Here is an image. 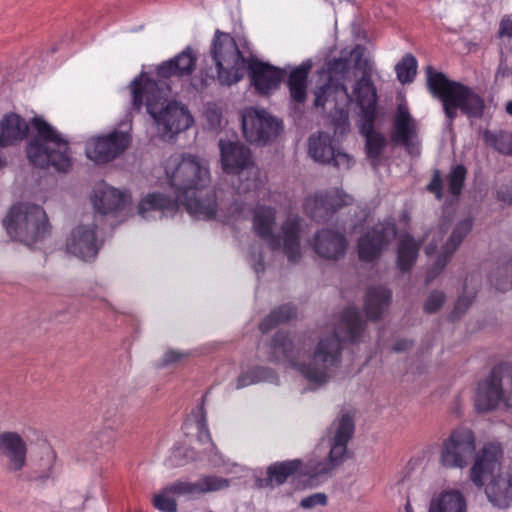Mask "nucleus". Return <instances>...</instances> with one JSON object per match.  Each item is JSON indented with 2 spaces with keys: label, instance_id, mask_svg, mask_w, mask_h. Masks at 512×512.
Wrapping results in <instances>:
<instances>
[{
  "label": "nucleus",
  "instance_id": "f257e3e1",
  "mask_svg": "<svg viewBox=\"0 0 512 512\" xmlns=\"http://www.w3.org/2000/svg\"><path fill=\"white\" fill-rule=\"evenodd\" d=\"M165 174L174 198L160 193L148 194L138 205V213L148 219L174 215L180 205L196 219H213L217 211L216 194L209 188L211 181L207 163L192 154H173L165 163Z\"/></svg>",
  "mask_w": 512,
  "mask_h": 512
},
{
  "label": "nucleus",
  "instance_id": "f03ea898",
  "mask_svg": "<svg viewBox=\"0 0 512 512\" xmlns=\"http://www.w3.org/2000/svg\"><path fill=\"white\" fill-rule=\"evenodd\" d=\"M365 322L355 307L343 311L337 326L329 335L322 336L309 364H299L301 348L284 332H277L268 346V360L286 363L297 369L314 388L328 383L342 361V343L359 341Z\"/></svg>",
  "mask_w": 512,
  "mask_h": 512
},
{
  "label": "nucleus",
  "instance_id": "7ed1b4c3",
  "mask_svg": "<svg viewBox=\"0 0 512 512\" xmlns=\"http://www.w3.org/2000/svg\"><path fill=\"white\" fill-rule=\"evenodd\" d=\"M210 55L216 66V80L223 86H231L243 79L248 66L250 78L256 90L261 94H269L279 87L285 71L269 64L250 61L242 55L235 39L225 32L216 30L211 47ZM215 81V77L201 79L203 87Z\"/></svg>",
  "mask_w": 512,
  "mask_h": 512
},
{
  "label": "nucleus",
  "instance_id": "20e7f679",
  "mask_svg": "<svg viewBox=\"0 0 512 512\" xmlns=\"http://www.w3.org/2000/svg\"><path fill=\"white\" fill-rule=\"evenodd\" d=\"M132 93V108L139 111L144 104L153 118L162 138H172L174 135L189 129L194 119L189 110L178 102H168L169 90L161 81L149 78L145 73L135 77L130 83Z\"/></svg>",
  "mask_w": 512,
  "mask_h": 512
},
{
  "label": "nucleus",
  "instance_id": "39448f33",
  "mask_svg": "<svg viewBox=\"0 0 512 512\" xmlns=\"http://www.w3.org/2000/svg\"><path fill=\"white\" fill-rule=\"evenodd\" d=\"M502 458L500 444L484 445L474 457L469 478L477 488H484L493 507L509 509L512 507V464L500 470Z\"/></svg>",
  "mask_w": 512,
  "mask_h": 512
},
{
  "label": "nucleus",
  "instance_id": "423d86ee",
  "mask_svg": "<svg viewBox=\"0 0 512 512\" xmlns=\"http://www.w3.org/2000/svg\"><path fill=\"white\" fill-rule=\"evenodd\" d=\"M276 215L277 211L274 207L258 205L253 212V230L271 250L282 249L289 262L297 263L301 258L302 219L297 215L288 216L281 225L280 234H275L273 229L276 224Z\"/></svg>",
  "mask_w": 512,
  "mask_h": 512
},
{
  "label": "nucleus",
  "instance_id": "0eeeda50",
  "mask_svg": "<svg viewBox=\"0 0 512 512\" xmlns=\"http://www.w3.org/2000/svg\"><path fill=\"white\" fill-rule=\"evenodd\" d=\"M427 85L431 94L442 102L448 125L452 126L460 110L469 118H480L484 111L483 99L470 87L449 80L442 72L426 67Z\"/></svg>",
  "mask_w": 512,
  "mask_h": 512
},
{
  "label": "nucleus",
  "instance_id": "6e6552de",
  "mask_svg": "<svg viewBox=\"0 0 512 512\" xmlns=\"http://www.w3.org/2000/svg\"><path fill=\"white\" fill-rule=\"evenodd\" d=\"M34 130L26 146L29 161L36 167H53L66 172L71 167L68 141L42 117L31 119Z\"/></svg>",
  "mask_w": 512,
  "mask_h": 512
},
{
  "label": "nucleus",
  "instance_id": "1a4fd4ad",
  "mask_svg": "<svg viewBox=\"0 0 512 512\" xmlns=\"http://www.w3.org/2000/svg\"><path fill=\"white\" fill-rule=\"evenodd\" d=\"M473 227V219L470 217L459 220L448 238L444 241L446 234V224L441 223L436 228L431 229L426 237L429 240L425 247L427 256L437 255L435 263L427 271L426 282L433 281L449 263L454 253L460 247L464 239L471 232Z\"/></svg>",
  "mask_w": 512,
  "mask_h": 512
},
{
  "label": "nucleus",
  "instance_id": "9d476101",
  "mask_svg": "<svg viewBox=\"0 0 512 512\" xmlns=\"http://www.w3.org/2000/svg\"><path fill=\"white\" fill-rule=\"evenodd\" d=\"M3 226L12 239L27 245L42 239L49 231L43 208L27 203L12 206L3 220Z\"/></svg>",
  "mask_w": 512,
  "mask_h": 512
},
{
  "label": "nucleus",
  "instance_id": "9b49d317",
  "mask_svg": "<svg viewBox=\"0 0 512 512\" xmlns=\"http://www.w3.org/2000/svg\"><path fill=\"white\" fill-rule=\"evenodd\" d=\"M355 431L353 418L345 413L336 419L327 430L329 455L322 461L311 460L308 463V474L318 477L329 474L347 459V445Z\"/></svg>",
  "mask_w": 512,
  "mask_h": 512
},
{
  "label": "nucleus",
  "instance_id": "f8f14e48",
  "mask_svg": "<svg viewBox=\"0 0 512 512\" xmlns=\"http://www.w3.org/2000/svg\"><path fill=\"white\" fill-rule=\"evenodd\" d=\"M474 433L467 428L453 430L443 440L439 451V463L447 469L465 468L477 453Z\"/></svg>",
  "mask_w": 512,
  "mask_h": 512
},
{
  "label": "nucleus",
  "instance_id": "ddd939ff",
  "mask_svg": "<svg viewBox=\"0 0 512 512\" xmlns=\"http://www.w3.org/2000/svg\"><path fill=\"white\" fill-rule=\"evenodd\" d=\"M241 119L243 134L250 143L266 144L282 130V122L264 109L245 108Z\"/></svg>",
  "mask_w": 512,
  "mask_h": 512
},
{
  "label": "nucleus",
  "instance_id": "4468645a",
  "mask_svg": "<svg viewBox=\"0 0 512 512\" xmlns=\"http://www.w3.org/2000/svg\"><path fill=\"white\" fill-rule=\"evenodd\" d=\"M508 369L507 363H501L494 367L484 380L479 382L474 396L475 408L478 412L493 410L501 401L506 407L512 408V397H505L502 389V377Z\"/></svg>",
  "mask_w": 512,
  "mask_h": 512
},
{
  "label": "nucleus",
  "instance_id": "2eb2a0df",
  "mask_svg": "<svg viewBox=\"0 0 512 512\" xmlns=\"http://www.w3.org/2000/svg\"><path fill=\"white\" fill-rule=\"evenodd\" d=\"M0 461L5 471L17 479L23 477L28 461V444L17 431H0Z\"/></svg>",
  "mask_w": 512,
  "mask_h": 512
},
{
  "label": "nucleus",
  "instance_id": "dca6fc26",
  "mask_svg": "<svg viewBox=\"0 0 512 512\" xmlns=\"http://www.w3.org/2000/svg\"><path fill=\"white\" fill-rule=\"evenodd\" d=\"M353 198L342 189L331 188L305 198L304 212L317 222L328 220L338 209L352 204Z\"/></svg>",
  "mask_w": 512,
  "mask_h": 512
},
{
  "label": "nucleus",
  "instance_id": "f3484780",
  "mask_svg": "<svg viewBox=\"0 0 512 512\" xmlns=\"http://www.w3.org/2000/svg\"><path fill=\"white\" fill-rule=\"evenodd\" d=\"M391 140L395 145L404 147L405 151L411 156L420 154L418 122L411 115L408 104L404 99L398 103L393 117Z\"/></svg>",
  "mask_w": 512,
  "mask_h": 512
},
{
  "label": "nucleus",
  "instance_id": "a211bd4d",
  "mask_svg": "<svg viewBox=\"0 0 512 512\" xmlns=\"http://www.w3.org/2000/svg\"><path fill=\"white\" fill-rule=\"evenodd\" d=\"M355 67L362 70V76L355 82L350 96L360 108V120L376 119L378 95L372 81L373 65L369 60L359 58Z\"/></svg>",
  "mask_w": 512,
  "mask_h": 512
},
{
  "label": "nucleus",
  "instance_id": "6ab92c4d",
  "mask_svg": "<svg viewBox=\"0 0 512 512\" xmlns=\"http://www.w3.org/2000/svg\"><path fill=\"white\" fill-rule=\"evenodd\" d=\"M131 143L128 131H118L97 136L86 142V156L96 163L109 162L122 154Z\"/></svg>",
  "mask_w": 512,
  "mask_h": 512
},
{
  "label": "nucleus",
  "instance_id": "aec40b11",
  "mask_svg": "<svg viewBox=\"0 0 512 512\" xmlns=\"http://www.w3.org/2000/svg\"><path fill=\"white\" fill-rule=\"evenodd\" d=\"M308 152L313 160L323 164H332L339 170H349L354 164L353 158L336 148L334 138L324 132L309 137Z\"/></svg>",
  "mask_w": 512,
  "mask_h": 512
},
{
  "label": "nucleus",
  "instance_id": "412c9836",
  "mask_svg": "<svg viewBox=\"0 0 512 512\" xmlns=\"http://www.w3.org/2000/svg\"><path fill=\"white\" fill-rule=\"evenodd\" d=\"M396 225L392 221H384L368 230L358 240V254L363 261H372L379 257L382 251L396 237Z\"/></svg>",
  "mask_w": 512,
  "mask_h": 512
},
{
  "label": "nucleus",
  "instance_id": "4be33fe9",
  "mask_svg": "<svg viewBox=\"0 0 512 512\" xmlns=\"http://www.w3.org/2000/svg\"><path fill=\"white\" fill-rule=\"evenodd\" d=\"M100 246L101 243L96 236L94 224L78 225L72 230L66 242L67 251L84 261L94 259Z\"/></svg>",
  "mask_w": 512,
  "mask_h": 512
},
{
  "label": "nucleus",
  "instance_id": "5701e85b",
  "mask_svg": "<svg viewBox=\"0 0 512 512\" xmlns=\"http://www.w3.org/2000/svg\"><path fill=\"white\" fill-rule=\"evenodd\" d=\"M91 201L95 211L103 216L124 211L130 204L131 197L126 192L101 182L94 187Z\"/></svg>",
  "mask_w": 512,
  "mask_h": 512
},
{
  "label": "nucleus",
  "instance_id": "b1692460",
  "mask_svg": "<svg viewBox=\"0 0 512 512\" xmlns=\"http://www.w3.org/2000/svg\"><path fill=\"white\" fill-rule=\"evenodd\" d=\"M221 164L228 174H237L253 164L251 151L239 141L219 140Z\"/></svg>",
  "mask_w": 512,
  "mask_h": 512
},
{
  "label": "nucleus",
  "instance_id": "393cba45",
  "mask_svg": "<svg viewBox=\"0 0 512 512\" xmlns=\"http://www.w3.org/2000/svg\"><path fill=\"white\" fill-rule=\"evenodd\" d=\"M347 240L343 232L330 228L318 230L313 238V249L322 258L337 260L344 256Z\"/></svg>",
  "mask_w": 512,
  "mask_h": 512
},
{
  "label": "nucleus",
  "instance_id": "a878e982",
  "mask_svg": "<svg viewBox=\"0 0 512 512\" xmlns=\"http://www.w3.org/2000/svg\"><path fill=\"white\" fill-rule=\"evenodd\" d=\"M28 123L16 113L5 114L0 120V147L12 146L23 141L28 133ZM6 164L0 155V169Z\"/></svg>",
  "mask_w": 512,
  "mask_h": 512
},
{
  "label": "nucleus",
  "instance_id": "bb28decb",
  "mask_svg": "<svg viewBox=\"0 0 512 512\" xmlns=\"http://www.w3.org/2000/svg\"><path fill=\"white\" fill-rule=\"evenodd\" d=\"M197 58L191 47H186L175 57L162 62L157 67V74L160 78L189 77L195 69Z\"/></svg>",
  "mask_w": 512,
  "mask_h": 512
},
{
  "label": "nucleus",
  "instance_id": "cd10ccee",
  "mask_svg": "<svg viewBox=\"0 0 512 512\" xmlns=\"http://www.w3.org/2000/svg\"><path fill=\"white\" fill-rule=\"evenodd\" d=\"M428 512H468L467 498L459 489H443L432 495Z\"/></svg>",
  "mask_w": 512,
  "mask_h": 512
},
{
  "label": "nucleus",
  "instance_id": "c85d7f7f",
  "mask_svg": "<svg viewBox=\"0 0 512 512\" xmlns=\"http://www.w3.org/2000/svg\"><path fill=\"white\" fill-rule=\"evenodd\" d=\"M375 120H360V132L365 138L366 154L374 169L378 167L380 155L386 146L385 137L374 129Z\"/></svg>",
  "mask_w": 512,
  "mask_h": 512
},
{
  "label": "nucleus",
  "instance_id": "c756f323",
  "mask_svg": "<svg viewBox=\"0 0 512 512\" xmlns=\"http://www.w3.org/2000/svg\"><path fill=\"white\" fill-rule=\"evenodd\" d=\"M392 293L384 286H373L368 288L365 297V311L371 320L379 319L388 309Z\"/></svg>",
  "mask_w": 512,
  "mask_h": 512
},
{
  "label": "nucleus",
  "instance_id": "7c9ffc66",
  "mask_svg": "<svg viewBox=\"0 0 512 512\" xmlns=\"http://www.w3.org/2000/svg\"><path fill=\"white\" fill-rule=\"evenodd\" d=\"M312 68L311 60L302 62L294 68L288 77L287 84L291 99L299 104L305 102L307 97V79Z\"/></svg>",
  "mask_w": 512,
  "mask_h": 512
},
{
  "label": "nucleus",
  "instance_id": "2f4dec72",
  "mask_svg": "<svg viewBox=\"0 0 512 512\" xmlns=\"http://www.w3.org/2000/svg\"><path fill=\"white\" fill-rule=\"evenodd\" d=\"M301 466L300 460L284 461L281 463H274L267 469V478L258 479L257 487L266 488L279 486L286 482L287 478L294 474Z\"/></svg>",
  "mask_w": 512,
  "mask_h": 512
},
{
  "label": "nucleus",
  "instance_id": "473e14b6",
  "mask_svg": "<svg viewBox=\"0 0 512 512\" xmlns=\"http://www.w3.org/2000/svg\"><path fill=\"white\" fill-rule=\"evenodd\" d=\"M482 284V274L473 271L467 275L464 281L463 294L458 298L453 311L450 314L451 320L458 319L470 306Z\"/></svg>",
  "mask_w": 512,
  "mask_h": 512
},
{
  "label": "nucleus",
  "instance_id": "72a5a7b5",
  "mask_svg": "<svg viewBox=\"0 0 512 512\" xmlns=\"http://www.w3.org/2000/svg\"><path fill=\"white\" fill-rule=\"evenodd\" d=\"M420 243L411 235H402L399 239L397 250V266L402 272L409 271L415 263Z\"/></svg>",
  "mask_w": 512,
  "mask_h": 512
},
{
  "label": "nucleus",
  "instance_id": "f704fd0d",
  "mask_svg": "<svg viewBox=\"0 0 512 512\" xmlns=\"http://www.w3.org/2000/svg\"><path fill=\"white\" fill-rule=\"evenodd\" d=\"M278 381V375L271 368L254 367L239 375L236 382V389H241L260 382L278 384Z\"/></svg>",
  "mask_w": 512,
  "mask_h": 512
},
{
  "label": "nucleus",
  "instance_id": "c9c22d12",
  "mask_svg": "<svg viewBox=\"0 0 512 512\" xmlns=\"http://www.w3.org/2000/svg\"><path fill=\"white\" fill-rule=\"evenodd\" d=\"M315 107H323L329 98L335 94V100L338 96L341 97L346 103L352 102V98L348 93V89L343 83L334 84L331 80L326 84L316 88L315 92Z\"/></svg>",
  "mask_w": 512,
  "mask_h": 512
},
{
  "label": "nucleus",
  "instance_id": "e433bc0d",
  "mask_svg": "<svg viewBox=\"0 0 512 512\" xmlns=\"http://www.w3.org/2000/svg\"><path fill=\"white\" fill-rule=\"evenodd\" d=\"M496 290L505 292L512 288V259L499 264L489 276Z\"/></svg>",
  "mask_w": 512,
  "mask_h": 512
},
{
  "label": "nucleus",
  "instance_id": "4c0bfd02",
  "mask_svg": "<svg viewBox=\"0 0 512 512\" xmlns=\"http://www.w3.org/2000/svg\"><path fill=\"white\" fill-rule=\"evenodd\" d=\"M296 315V309L290 304L282 305L278 309L273 310L263 321L260 323L259 328L263 333L273 329L280 323L287 322Z\"/></svg>",
  "mask_w": 512,
  "mask_h": 512
},
{
  "label": "nucleus",
  "instance_id": "58836bf2",
  "mask_svg": "<svg viewBox=\"0 0 512 512\" xmlns=\"http://www.w3.org/2000/svg\"><path fill=\"white\" fill-rule=\"evenodd\" d=\"M484 142L501 154L512 155V133L506 131L483 132Z\"/></svg>",
  "mask_w": 512,
  "mask_h": 512
},
{
  "label": "nucleus",
  "instance_id": "ea45409f",
  "mask_svg": "<svg viewBox=\"0 0 512 512\" xmlns=\"http://www.w3.org/2000/svg\"><path fill=\"white\" fill-rule=\"evenodd\" d=\"M417 60L412 54H406L395 66L397 79L402 84L413 82L417 73Z\"/></svg>",
  "mask_w": 512,
  "mask_h": 512
},
{
  "label": "nucleus",
  "instance_id": "a19ab883",
  "mask_svg": "<svg viewBox=\"0 0 512 512\" xmlns=\"http://www.w3.org/2000/svg\"><path fill=\"white\" fill-rule=\"evenodd\" d=\"M196 482L198 495L224 490L230 485V481L227 478L216 475L202 476Z\"/></svg>",
  "mask_w": 512,
  "mask_h": 512
},
{
  "label": "nucleus",
  "instance_id": "79ce46f5",
  "mask_svg": "<svg viewBox=\"0 0 512 512\" xmlns=\"http://www.w3.org/2000/svg\"><path fill=\"white\" fill-rule=\"evenodd\" d=\"M466 178V169L463 165L454 166L447 176L448 190L453 196L460 195Z\"/></svg>",
  "mask_w": 512,
  "mask_h": 512
},
{
  "label": "nucleus",
  "instance_id": "37998d69",
  "mask_svg": "<svg viewBox=\"0 0 512 512\" xmlns=\"http://www.w3.org/2000/svg\"><path fill=\"white\" fill-rule=\"evenodd\" d=\"M170 495L171 493L166 492V487H164L158 494L154 495L152 501L154 507L161 512H177V501Z\"/></svg>",
  "mask_w": 512,
  "mask_h": 512
},
{
  "label": "nucleus",
  "instance_id": "c03bdc74",
  "mask_svg": "<svg viewBox=\"0 0 512 512\" xmlns=\"http://www.w3.org/2000/svg\"><path fill=\"white\" fill-rule=\"evenodd\" d=\"M166 492L174 495H198L197 482L175 481L166 486Z\"/></svg>",
  "mask_w": 512,
  "mask_h": 512
},
{
  "label": "nucleus",
  "instance_id": "a18cd8bd",
  "mask_svg": "<svg viewBox=\"0 0 512 512\" xmlns=\"http://www.w3.org/2000/svg\"><path fill=\"white\" fill-rule=\"evenodd\" d=\"M166 492L174 495H198L197 482L175 481L166 486Z\"/></svg>",
  "mask_w": 512,
  "mask_h": 512
},
{
  "label": "nucleus",
  "instance_id": "49530a36",
  "mask_svg": "<svg viewBox=\"0 0 512 512\" xmlns=\"http://www.w3.org/2000/svg\"><path fill=\"white\" fill-rule=\"evenodd\" d=\"M196 425H197V430H198V433H197L198 440L203 444L210 443L212 446H214L212 443V440H211V435H210L208 425H207L206 414H205L203 407L199 408V417L196 421Z\"/></svg>",
  "mask_w": 512,
  "mask_h": 512
},
{
  "label": "nucleus",
  "instance_id": "de8ad7c7",
  "mask_svg": "<svg viewBox=\"0 0 512 512\" xmlns=\"http://www.w3.org/2000/svg\"><path fill=\"white\" fill-rule=\"evenodd\" d=\"M445 301V294L441 291H433L430 293L424 303V311L434 313L439 310Z\"/></svg>",
  "mask_w": 512,
  "mask_h": 512
},
{
  "label": "nucleus",
  "instance_id": "09e8293b",
  "mask_svg": "<svg viewBox=\"0 0 512 512\" xmlns=\"http://www.w3.org/2000/svg\"><path fill=\"white\" fill-rule=\"evenodd\" d=\"M327 503V496L324 493H314L303 498L300 506L304 509H311L318 505L324 506Z\"/></svg>",
  "mask_w": 512,
  "mask_h": 512
},
{
  "label": "nucleus",
  "instance_id": "8fccbe9b",
  "mask_svg": "<svg viewBox=\"0 0 512 512\" xmlns=\"http://www.w3.org/2000/svg\"><path fill=\"white\" fill-rule=\"evenodd\" d=\"M428 191L435 194L436 198H442L443 181L439 170H435L430 183L427 186Z\"/></svg>",
  "mask_w": 512,
  "mask_h": 512
},
{
  "label": "nucleus",
  "instance_id": "3c124183",
  "mask_svg": "<svg viewBox=\"0 0 512 512\" xmlns=\"http://www.w3.org/2000/svg\"><path fill=\"white\" fill-rule=\"evenodd\" d=\"M258 250L257 245L251 246L250 256H249V262L252 265L254 271L256 274H259L264 271V264L262 255L259 253L258 256H256V251Z\"/></svg>",
  "mask_w": 512,
  "mask_h": 512
},
{
  "label": "nucleus",
  "instance_id": "603ef678",
  "mask_svg": "<svg viewBox=\"0 0 512 512\" xmlns=\"http://www.w3.org/2000/svg\"><path fill=\"white\" fill-rule=\"evenodd\" d=\"M205 116L211 129H218L221 126L222 116L218 109L208 108Z\"/></svg>",
  "mask_w": 512,
  "mask_h": 512
},
{
  "label": "nucleus",
  "instance_id": "864d4df0",
  "mask_svg": "<svg viewBox=\"0 0 512 512\" xmlns=\"http://www.w3.org/2000/svg\"><path fill=\"white\" fill-rule=\"evenodd\" d=\"M54 461H55V454L53 452H50L47 456L46 469L43 472L37 474L35 476V479H40L42 481H45V480L51 478L53 475Z\"/></svg>",
  "mask_w": 512,
  "mask_h": 512
},
{
  "label": "nucleus",
  "instance_id": "5fc2aeb1",
  "mask_svg": "<svg viewBox=\"0 0 512 512\" xmlns=\"http://www.w3.org/2000/svg\"><path fill=\"white\" fill-rule=\"evenodd\" d=\"M185 357L184 353L175 350H168L164 353L162 358V365L167 366L180 361Z\"/></svg>",
  "mask_w": 512,
  "mask_h": 512
},
{
  "label": "nucleus",
  "instance_id": "6e6d98bb",
  "mask_svg": "<svg viewBox=\"0 0 512 512\" xmlns=\"http://www.w3.org/2000/svg\"><path fill=\"white\" fill-rule=\"evenodd\" d=\"M498 34L500 37H512V15L501 20Z\"/></svg>",
  "mask_w": 512,
  "mask_h": 512
},
{
  "label": "nucleus",
  "instance_id": "4d7b16f0",
  "mask_svg": "<svg viewBox=\"0 0 512 512\" xmlns=\"http://www.w3.org/2000/svg\"><path fill=\"white\" fill-rule=\"evenodd\" d=\"M412 345H413V342L411 340L398 339L393 346V351L405 352V351L409 350L412 347Z\"/></svg>",
  "mask_w": 512,
  "mask_h": 512
},
{
  "label": "nucleus",
  "instance_id": "13d9d810",
  "mask_svg": "<svg viewBox=\"0 0 512 512\" xmlns=\"http://www.w3.org/2000/svg\"><path fill=\"white\" fill-rule=\"evenodd\" d=\"M111 433H112V431H111L110 429L105 430V432H104V437H105L106 439H101V441H100V444H99V445H102L104 442H109V441H110V438H111Z\"/></svg>",
  "mask_w": 512,
  "mask_h": 512
},
{
  "label": "nucleus",
  "instance_id": "bf43d9fd",
  "mask_svg": "<svg viewBox=\"0 0 512 512\" xmlns=\"http://www.w3.org/2000/svg\"><path fill=\"white\" fill-rule=\"evenodd\" d=\"M506 111H507V113H508L509 115H511V116H512V100H511V101H509V102L507 103V105H506Z\"/></svg>",
  "mask_w": 512,
  "mask_h": 512
},
{
  "label": "nucleus",
  "instance_id": "052dcab7",
  "mask_svg": "<svg viewBox=\"0 0 512 512\" xmlns=\"http://www.w3.org/2000/svg\"><path fill=\"white\" fill-rule=\"evenodd\" d=\"M208 512H213V511H208Z\"/></svg>",
  "mask_w": 512,
  "mask_h": 512
},
{
  "label": "nucleus",
  "instance_id": "680f3d73",
  "mask_svg": "<svg viewBox=\"0 0 512 512\" xmlns=\"http://www.w3.org/2000/svg\"><path fill=\"white\" fill-rule=\"evenodd\" d=\"M0 512H2V511L0 510Z\"/></svg>",
  "mask_w": 512,
  "mask_h": 512
}]
</instances>
